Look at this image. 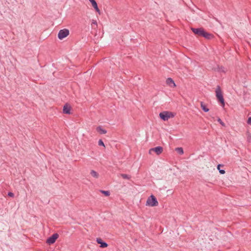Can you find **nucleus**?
<instances>
[{
    "label": "nucleus",
    "mask_w": 251,
    "mask_h": 251,
    "mask_svg": "<svg viewBox=\"0 0 251 251\" xmlns=\"http://www.w3.org/2000/svg\"><path fill=\"white\" fill-rule=\"evenodd\" d=\"M215 92L216 97L218 101L221 104L222 107H224L225 105V100L224 99L222 90L219 85L217 86Z\"/></svg>",
    "instance_id": "obj_1"
},
{
    "label": "nucleus",
    "mask_w": 251,
    "mask_h": 251,
    "mask_svg": "<svg viewBox=\"0 0 251 251\" xmlns=\"http://www.w3.org/2000/svg\"><path fill=\"white\" fill-rule=\"evenodd\" d=\"M176 114L169 111H164L159 113L160 118L164 121H167L169 118L175 117Z\"/></svg>",
    "instance_id": "obj_2"
},
{
    "label": "nucleus",
    "mask_w": 251,
    "mask_h": 251,
    "mask_svg": "<svg viewBox=\"0 0 251 251\" xmlns=\"http://www.w3.org/2000/svg\"><path fill=\"white\" fill-rule=\"evenodd\" d=\"M158 202L155 197L152 195L150 196L147 199L146 205L150 206H157Z\"/></svg>",
    "instance_id": "obj_3"
},
{
    "label": "nucleus",
    "mask_w": 251,
    "mask_h": 251,
    "mask_svg": "<svg viewBox=\"0 0 251 251\" xmlns=\"http://www.w3.org/2000/svg\"><path fill=\"white\" fill-rule=\"evenodd\" d=\"M69 34V30L68 29L64 28L63 29H61L58 33V38L60 40H62L68 36Z\"/></svg>",
    "instance_id": "obj_4"
},
{
    "label": "nucleus",
    "mask_w": 251,
    "mask_h": 251,
    "mask_svg": "<svg viewBox=\"0 0 251 251\" xmlns=\"http://www.w3.org/2000/svg\"><path fill=\"white\" fill-rule=\"evenodd\" d=\"M58 237L59 235L58 233H54L51 236L48 238L46 240V243L49 245L55 243V241Z\"/></svg>",
    "instance_id": "obj_5"
},
{
    "label": "nucleus",
    "mask_w": 251,
    "mask_h": 251,
    "mask_svg": "<svg viewBox=\"0 0 251 251\" xmlns=\"http://www.w3.org/2000/svg\"><path fill=\"white\" fill-rule=\"evenodd\" d=\"M191 30L193 31V32L198 36L202 37V35L204 32V29L201 27V28H191Z\"/></svg>",
    "instance_id": "obj_6"
},
{
    "label": "nucleus",
    "mask_w": 251,
    "mask_h": 251,
    "mask_svg": "<svg viewBox=\"0 0 251 251\" xmlns=\"http://www.w3.org/2000/svg\"><path fill=\"white\" fill-rule=\"evenodd\" d=\"M152 151L155 152L157 155H159L163 151V148L160 146H158L151 148L149 150V153L151 154Z\"/></svg>",
    "instance_id": "obj_7"
},
{
    "label": "nucleus",
    "mask_w": 251,
    "mask_h": 251,
    "mask_svg": "<svg viewBox=\"0 0 251 251\" xmlns=\"http://www.w3.org/2000/svg\"><path fill=\"white\" fill-rule=\"evenodd\" d=\"M71 106L69 104L66 103L63 106V113L66 114H71Z\"/></svg>",
    "instance_id": "obj_8"
},
{
    "label": "nucleus",
    "mask_w": 251,
    "mask_h": 251,
    "mask_svg": "<svg viewBox=\"0 0 251 251\" xmlns=\"http://www.w3.org/2000/svg\"><path fill=\"white\" fill-rule=\"evenodd\" d=\"M96 241L98 244H100V248H104L108 246V244L103 241L100 238H97Z\"/></svg>",
    "instance_id": "obj_9"
},
{
    "label": "nucleus",
    "mask_w": 251,
    "mask_h": 251,
    "mask_svg": "<svg viewBox=\"0 0 251 251\" xmlns=\"http://www.w3.org/2000/svg\"><path fill=\"white\" fill-rule=\"evenodd\" d=\"M166 84L171 87H175L176 86L174 81L171 77H169L167 79Z\"/></svg>",
    "instance_id": "obj_10"
},
{
    "label": "nucleus",
    "mask_w": 251,
    "mask_h": 251,
    "mask_svg": "<svg viewBox=\"0 0 251 251\" xmlns=\"http://www.w3.org/2000/svg\"><path fill=\"white\" fill-rule=\"evenodd\" d=\"M202 37L205 38L206 39H211L214 37V35L210 33L206 32L204 30V33L202 35Z\"/></svg>",
    "instance_id": "obj_11"
},
{
    "label": "nucleus",
    "mask_w": 251,
    "mask_h": 251,
    "mask_svg": "<svg viewBox=\"0 0 251 251\" xmlns=\"http://www.w3.org/2000/svg\"><path fill=\"white\" fill-rule=\"evenodd\" d=\"M89 0L91 2L93 7L95 9V10L100 13V11L98 6V4H97L96 0Z\"/></svg>",
    "instance_id": "obj_12"
},
{
    "label": "nucleus",
    "mask_w": 251,
    "mask_h": 251,
    "mask_svg": "<svg viewBox=\"0 0 251 251\" xmlns=\"http://www.w3.org/2000/svg\"><path fill=\"white\" fill-rule=\"evenodd\" d=\"M97 131L100 134H105L107 131L104 129H103L100 126H99L96 128Z\"/></svg>",
    "instance_id": "obj_13"
},
{
    "label": "nucleus",
    "mask_w": 251,
    "mask_h": 251,
    "mask_svg": "<svg viewBox=\"0 0 251 251\" xmlns=\"http://www.w3.org/2000/svg\"><path fill=\"white\" fill-rule=\"evenodd\" d=\"M201 109L205 112H208L209 109L206 106V105L202 101L201 102Z\"/></svg>",
    "instance_id": "obj_14"
},
{
    "label": "nucleus",
    "mask_w": 251,
    "mask_h": 251,
    "mask_svg": "<svg viewBox=\"0 0 251 251\" xmlns=\"http://www.w3.org/2000/svg\"><path fill=\"white\" fill-rule=\"evenodd\" d=\"M90 174L92 176H93L95 178H98L99 175V174L95 171L94 170H91L90 172Z\"/></svg>",
    "instance_id": "obj_15"
},
{
    "label": "nucleus",
    "mask_w": 251,
    "mask_h": 251,
    "mask_svg": "<svg viewBox=\"0 0 251 251\" xmlns=\"http://www.w3.org/2000/svg\"><path fill=\"white\" fill-rule=\"evenodd\" d=\"M221 166H223V165H221V164H219L217 166V169L218 170H219V173L222 174V175H223L224 174H225V171L224 170H222V169H220V167Z\"/></svg>",
    "instance_id": "obj_16"
},
{
    "label": "nucleus",
    "mask_w": 251,
    "mask_h": 251,
    "mask_svg": "<svg viewBox=\"0 0 251 251\" xmlns=\"http://www.w3.org/2000/svg\"><path fill=\"white\" fill-rule=\"evenodd\" d=\"M176 151L179 154H182L183 153V150L182 148H176Z\"/></svg>",
    "instance_id": "obj_17"
},
{
    "label": "nucleus",
    "mask_w": 251,
    "mask_h": 251,
    "mask_svg": "<svg viewBox=\"0 0 251 251\" xmlns=\"http://www.w3.org/2000/svg\"><path fill=\"white\" fill-rule=\"evenodd\" d=\"M121 176L124 179H129L131 178L130 176L126 174H122Z\"/></svg>",
    "instance_id": "obj_18"
},
{
    "label": "nucleus",
    "mask_w": 251,
    "mask_h": 251,
    "mask_svg": "<svg viewBox=\"0 0 251 251\" xmlns=\"http://www.w3.org/2000/svg\"><path fill=\"white\" fill-rule=\"evenodd\" d=\"M100 192L105 196H109L110 194L109 191L100 190Z\"/></svg>",
    "instance_id": "obj_19"
},
{
    "label": "nucleus",
    "mask_w": 251,
    "mask_h": 251,
    "mask_svg": "<svg viewBox=\"0 0 251 251\" xmlns=\"http://www.w3.org/2000/svg\"><path fill=\"white\" fill-rule=\"evenodd\" d=\"M98 144L99 146L105 147L104 144L101 139H100L98 142Z\"/></svg>",
    "instance_id": "obj_20"
},
{
    "label": "nucleus",
    "mask_w": 251,
    "mask_h": 251,
    "mask_svg": "<svg viewBox=\"0 0 251 251\" xmlns=\"http://www.w3.org/2000/svg\"><path fill=\"white\" fill-rule=\"evenodd\" d=\"M218 122L223 126H225V124L222 121L220 118H218Z\"/></svg>",
    "instance_id": "obj_21"
},
{
    "label": "nucleus",
    "mask_w": 251,
    "mask_h": 251,
    "mask_svg": "<svg viewBox=\"0 0 251 251\" xmlns=\"http://www.w3.org/2000/svg\"><path fill=\"white\" fill-rule=\"evenodd\" d=\"M7 195H8L9 197H12V198L14 197V193H12V192H9L8 193Z\"/></svg>",
    "instance_id": "obj_22"
},
{
    "label": "nucleus",
    "mask_w": 251,
    "mask_h": 251,
    "mask_svg": "<svg viewBox=\"0 0 251 251\" xmlns=\"http://www.w3.org/2000/svg\"><path fill=\"white\" fill-rule=\"evenodd\" d=\"M247 123L249 125H251V117H249L247 120Z\"/></svg>",
    "instance_id": "obj_23"
},
{
    "label": "nucleus",
    "mask_w": 251,
    "mask_h": 251,
    "mask_svg": "<svg viewBox=\"0 0 251 251\" xmlns=\"http://www.w3.org/2000/svg\"><path fill=\"white\" fill-rule=\"evenodd\" d=\"M92 25H97V21H95V20H93L92 22Z\"/></svg>",
    "instance_id": "obj_24"
}]
</instances>
